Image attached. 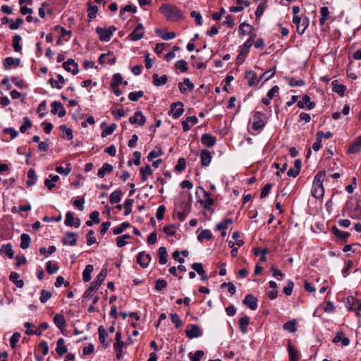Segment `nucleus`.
<instances>
[{
  "label": "nucleus",
  "mask_w": 361,
  "mask_h": 361,
  "mask_svg": "<svg viewBox=\"0 0 361 361\" xmlns=\"http://www.w3.org/2000/svg\"><path fill=\"white\" fill-rule=\"evenodd\" d=\"M94 267L92 264H87L82 272V279L85 282H88L91 280V274L93 271Z\"/></svg>",
  "instance_id": "f704fd0d"
},
{
  "label": "nucleus",
  "mask_w": 361,
  "mask_h": 361,
  "mask_svg": "<svg viewBox=\"0 0 361 361\" xmlns=\"http://www.w3.org/2000/svg\"><path fill=\"white\" fill-rule=\"evenodd\" d=\"M198 191H202L204 194V197L207 199L204 201L200 200V204L203 206L204 209L209 210L211 209V207L214 204V199L211 197L210 193L207 192L202 187H197L196 193H198Z\"/></svg>",
  "instance_id": "20e7f679"
},
{
  "label": "nucleus",
  "mask_w": 361,
  "mask_h": 361,
  "mask_svg": "<svg viewBox=\"0 0 361 361\" xmlns=\"http://www.w3.org/2000/svg\"><path fill=\"white\" fill-rule=\"evenodd\" d=\"M134 203V200L133 199H127L123 204V207L125 209V215H129L132 212V205Z\"/></svg>",
  "instance_id": "8fccbe9b"
},
{
  "label": "nucleus",
  "mask_w": 361,
  "mask_h": 361,
  "mask_svg": "<svg viewBox=\"0 0 361 361\" xmlns=\"http://www.w3.org/2000/svg\"><path fill=\"white\" fill-rule=\"evenodd\" d=\"M212 160L211 153L207 150L204 149L201 152V164L202 166H208Z\"/></svg>",
  "instance_id": "393cba45"
},
{
  "label": "nucleus",
  "mask_w": 361,
  "mask_h": 361,
  "mask_svg": "<svg viewBox=\"0 0 361 361\" xmlns=\"http://www.w3.org/2000/svg\"><path fill=\"white\" fill-rule=\"evenodd\" d=\"M331 232L336 237L344 242H345L350 236L349 233L341 231L336 226L331 228Z\"/></svg>",
  "instance_id": "412c9836"
},
{
  "label": "nucleus",
  "mask_w": 361,
  "mask_h": 361,
  "mask_svg": "<svg viewBox=\"0 0 361 361\" xmlns=\"http://www.w3.org/2000/svg\"><path fill=\"white\" fill-rule=\"evenodd\" d=\"M63 68L68 72H71L73 75L78 73V64L73 59H69L63 63Z\"/></svg>",
  "instance_id": "a211bd4d"
},
{
  "label": "nucleus",
  "mask_w": 361,
  "mask_h": 361,
  "mask_svg": "<svg viewBox=\"0 0 361 361\" xmlns=\"http://www.w3.org/2000/svg\"><path fill=\"white\" fill-rule=\"evenodd\" d=\"M67 348L65 345V340L62 338L58 339L56 342V352L59 356L63 355L67 353Z\"/></svg>",
  "instance_id": "4be33fe9"
},
{
  "label": "nucleus",
  "mask_w": 361,
  "mask_h": 361,
  "mask_svg": "<svg viewBox=\"0 0 361 361\" xmlns=\"http://www.w3.org/2000/svg\"><path fill=\"white\" fill-rule=\"evenodd\" d=\"M167 286V283L164 279H157L155 281V288L158 291L162 290L164 288H165Z\"/></svg>",
  "instance_id": "338daca9"
},
{
  "label": "nucleus",
  "mask_w": 361,
  "mask_h": 361,
  "mask_svg": "<svg viewBox=\"0 0 361 361\" xmlns=\"http://www.w3.org/2000/svg\"><path fill=\"white\" fill-rule=\"evenodd\" d=\"M27 177L29 180L27 181L26 184L28 186L34 185L36 183L37 176L34 169H29L27 172Z\"/></svg>",
  "instance_id": "c03bdc74"
},
{
  "label": "nucleus",
  "mask_w": 361,
  "mask_h": 361,
  "mask_svg": "<svg viewBox=\"0 0 361 361\" xmlns=\"http://www.w3.org/2000/svg\"><path fill=\"white\" fill-rule=\"evenodd\" d=\"M288 352L289 355L290 361H298V351L295 348H294L291 343L289 342L288 345Z\"/></svg>",
  "instance_id": "4c0bfd02"
},
{
  "label": "nucleus",
  "mask_w": 361,
  "mask_h": 361,
  "mask_svg": "<svg viewBox=\"0 0 361 361\" xmlns=\"http://www.w3.org/2000/svg\"><path fill=\"white\" fill-rule=\"evenodd\" d=\"M122 191L116 190L114 191L109 196V201L111 204L118 203L121 201L122 197Z\"/></svg>",
  "instance_id": "72a5a7b5"
},
{
  "label": "nucleus",
  "mask_w": 361,
  "mask_h": 361,
  "mask_svg": "<svg viewBox=\"0 0 361 361\" xmlns=\"http://www.w3.org/2000/svg\"><path fill=\"white\" fill-rule=\"evenodd\" d=\"M320 14L322 17L319 19V23L320 25H324L326 22V20L329 18V8L326 6H323L320 8Z\"/></svg>",
  "instance_id": "79ce46f5"
},
{
  "label": "nucleus",
  "mask_w": 361,
  "mask_h": 361,
  "mask_svg": "<svg viewBox=\"0 0 361 361\" xmlns=\"http://www.w3.org/2000/svg\"><path fill=\"white\" fill-rule=\"evenodd\" d=\"M159 262L161 264H165L167 262L168 253L166 247H160L158 251Z\"/></svg>",
  "instance_id": "2f4dec72"
},
{
  "label": "nucleus",
  "mask_w": 361,
  "mask_h": 361,
  "mask_svg": "<svg viewBox=\"0 0 361 361\" xmlns=\"http://www.w3.org/2000/svg\"><path fill=\"white\" fill-rule=\"evenodd\" d=\"M46 269H47V271L49 274H54L56 273L57 271L59 270V267L56 264H53L51 261H49L47 263Z\"/></svg>",
  "instance_id": "603ef678"
},
{
  "label": "nucleus",
  "mask_w": 361,
  "mask_h": 361,
  "mask_svg": "<svg viewBox=\"0 0 361 361\" xmlns=\"http://www.w3.org/2000/svg\"><path fill=\"white\" fill-rule=\"evenodd\" d=\"M340 341H341L342 345L343 346H347L350 343L349 339L348 338L345 337L342 332L338 333L333 339V342L335 343H337Z\"/></svg>",
  "instance_id": "473e14b6"
},
{
  "label": "nucleus",
  "mask_w": 361,
  "mask_h": 361,
  "mask_svg": "<svg viewBox=\"0 0 361 361\" xmlns=\"http://www.w3.org/2000/svg\"><path fill=\"white\" fill-rule=\"evenodd\" d=\"M20 338V334L18 332H15L12 336L10 338V345L11 348L14 349L16 347V343L19 341Z\"/></svg>",
  "instance_id": "4d7b16f0"
},
{
  "label": "nucleus",
  "mask_w": 361,
  "mask_h": 361,
  "mask_svg": "<svg viewBox=\"0 0 361 361\" xmlns=\"http://www.w3.org/2000/svg\"><path fill=\"white\" fill-rule=\"evenodd\" d=\"M96 32L99 35V38L102 42H109L112 36V31L111 29L103 28L97 27Z\"/></svg>",
  "instance_id": "0eeeda50"
},
{
  "label": "nucleus",
  "mask_w": 361,
  "mask_h": 361,
  "mask_svg": "<svg viewBox=\"0 0 361 361\" xmlns=\"http://www.w3.org/2000/svg\"><path fill=\"white\" fill-rule=\"evenodd\" d=\"M159 11L169 21L176 22L183 18V12L173 4H161Z\"/></svg>",
  "instance_id": "f257e3e1"
},
{
  "label": "nucleus",
  "mask_w": 361,
  "mask_h": 361,
  "mask_svg": "<svg viewBox=\"0 0 361 361\" xmlns=\"http://www.w3.org/2000/svg\"><path fill=\"white\" fill-rule=\"evenodd\" d=\"M197 118L195 116L187 117L185 121H182L183 131H188L192 126L197 123Z\"/></svg>",
  "instance_id": "aec40b11"
},
{
  "label": "nucleus",
  "mask_w": 361,
  "mask_h": 361,
  "mask_svg": "<svg viewBox=\"0 0 361 361\" xmlns=\"http://www.w3.org/2000/svg\"><path fill=\"white\" fill-rule=\"evenodd\" d=\"M23 19L21 18H18L15 22L11 23L9 25V28L12 30H15L18 29L23 24Z\"/></svg>",
  "instance_id": "0e129e2a"
},
{
  "label": "nucleus",
  "mask_w": 361,
  "mask_h": 361,
  "mask_svg": "<svg viewBox=\"0 0 361 361\" xmlns=\"http://www.w3.org/2000/svg\"><path fill=\"white\" fill-rule=\"evenodd\" d=\"M107 274V269L106 268H103L100 273L98 274L97 279L92 282L90 287H92L94 290H97L102 283L104 282Z\"/></svg>",
  "instance_id": "9d476101"
},
{
  "label": "nucleus",
  "mask_w": 361,
  "mask_h": 361,
  "mask_svg": "<svg viewBox=\"0 0 361 361\" xmlns=\"http://www.w3.org/2000/svg\"><path fill=\"white\" fill-rule=\"evenodd\" d=\"M163 231L168 235H174L176 234V227L174 225L166 226L163 228Z\"/></svg>",
  "instance_id": "774afa93"
},
{
  "label": "nucleus",
  "mask_w": 361,
  "mask_h": 361,
  "mask_svg": "<svg viewBox=\"0 0 361 361\" xmlns=\"http://www.w3.org/2000/svg\"><path fill=\"white\" fill-rule=\"evenodd\" d=\"M258 300L252 294H248L243 300V303L252 310H255L257 308Z\"/></svg>",
  "instance_id": "2eb2a0df"
},
{
  "label": "nucleus",
  "mask_w": 361,
  "mask_h": 361,
  "mask_svg": "<svg viewBox=\"0 0 361 361\" xmlns=\"http://www.w3.org/2000/svg\"><path fill=\"white\" fill-rule=\"evenodd\" d=\"M361 149V136L357 138V140L351 145L349 147V152L351 154H355L359 152Z\"/></svg>",
  "instance_id": "37998d69"
},
{
  "label": "nucleus",
  "mask_w": 361,
  "mask_h": 361,
  "mask_svg": "<svg viewBox=\"0 0 361 361\" xmlns=\"http://www.w3.org/2000/svg\"><path fill=\"white\" fill-rule=\"evenodd\" d=\"M0 254L6 255L9 258H13L14 256V251L13 250L11 243L3 245L0 248Z\"/></svg>",
  "instance_id": "bb28decb"
},
{
  "label": "nucleus",
  "mask_w": 361,
  "mask_h": 361,
  "mask_svg": "<svg viewBox=\"0 0 361 361\" xmlns=\"http://www.w3.org/2000/svg\"><path fill=\"white\" fill-rule=\"evenodd\" d=\"M171 322L175 324L176 329H178L180 326H182L183 322L176 313L171 314Z\"/></svg>",
  "instance_id": "052dcab7"
},
{
  "label": "nucleus",
  "mask_w": 361,
  "mask_h": 361,
  "mask_svg": "<svg viewBox=\"0 0 361 361\" xmlns=\"http://www.w3.org/2000/svg\"><path fill=\"white\" fill-rule=\"evenodd\" d=\"M151 261V255L145 252H141L137 256V262L142 268H147Z\"/></svg>",
  "instance_id": "f8f14e48"
},
{
  "label": "nucleus",
  "mask_w": 361,
  "mask_h": 361,
  "mask_svg": "<svg viewBox=\"0 0 361 361\" xmlns=\"http://www.w3.org/2000/svg\"><path fill=\"white\" fill-rule=\"evenodd\" d=\"M184 111L183 104L181 102H178L173 103L171 105L169 115H171L172 117L175 119L178 118L181 116Z\"/></svg>",
  "instance_id": "423d86ee"
},
{
  "label": "nucleus",
  "mask_w": 361,
  "mask_h": 361,
  "mask_svg": "<svg viewBox=\"0 0 361 361\" xmlns=\"http://www.w3.org/2000/svg\"><path fill=\"white\" fill-rule=\"evenodd\" d=\"M212 238V234L209 230H203L197 236L200 242H203L204 240H210Z\"/></svg>",
  "instance_id": "49530a36"
},
{
  "label": "nucleus",
  "mask_w": 361,
  "mask_h": 361,
  "mask_svg": "<svg viewBox=\"0 0 361 361\" xmlns=\"http://www.w3.org/2000/svg\"><path fill=\"white\" fill-rule=\"evenodd\" d=\"M201 142L203 145L207 147H211L215 145L216 139L214 136L211 134L204 133L202 135Z\"/></svg>",
  "instance_id": "6ab92c4d"
},
{
  "label": "nucleus",
  "mask_w": 361,
  "mask_h": 361,
  "mask_svg": "<svg viewBox=\"0 0 361 361\" xmlns=\"http://www.w3.org/2000/svg\"><path fill=\"white\" fill-rule=\"evenodd\" d=\"M185 334L188 338L192 339L201 336L202 333L197 324H188L186 326Z\"/></svg>",
  "instance_id": "39448f33"
},
{
  "label": "nucleus",
  "mask_w": 361,
  "mask_h": 361,
  "mask_svg": "<svg viewBox=\"0 0 361 361\" xmlns=\"http://www.w3.org/2000/svg\"><path fill=\"white\" fill-rule=\"evenodd\" d=\"M51 297V293L46 290H42L39 300L42 303L47 302Z\"/></svg>",
  "instance_id": "5fc2aeb1"
},
{
  "label": "nucleus",
  "mask_w": 361,
  "mask_h": 361,
  "mask_svg": "<svg viewBox=\"0 0 361 361\" xmlns=\"http://www.w3.org/2000/svg\"><path fill=\"white\" fill-rule=\"evenodd\" d=\"M22 38L20 35H16L13 37V49L16 52H19L21 51V46L20 44V42L21 41Z\"/></svg>",
  "instance_id": "de8ad7c7"
},
{
  "label": "nucleus",
  "mask_w": 361,
  "mask_h": 361,
  "mask_svg": "<svg viewBox=\"0 0 361 361\" xmlns=\"http://www.w3.org/2000/svg\"><path fill=\"white\" fill-rule=\"evenodd\" d=\"M257 78V73L253 71L249 70L245 71V78L247 79V84L250 87L255 85Z\"/></svg>",
  "instance_id": "7c9ffc66"
},
{
  "label": "nucleus",
  "mask_w": 361,
  "mask_h": 361,
  "mask_svg": "<svg viewBox=\"0 0 361 361\" xmlns=\"http://www.w3.org/2000/svg\"><path fill=\"white\" fill-rule=\"evenodd\" d=\"M30 237L28 234L23 233L20 235V247L23 250H26L29 247L30 243Z\"/></svg>",
  "instance_id": "e433bc0d"
},
{
  "label": "nucleus",
  "mask_w": 361,
  "mask_h": 361,
  "mask_svg": "<svg viewBox=\"0 0 361 361\" xmlns=\"http://www.w3.org/2000/svg\"><path fill=\"white\" fill-rule=\"evenodd\" d=\"M20 277L17 272L12 271L10 274V280L18 287L23 288L24 286V281L22 279H18Z\"/></svg>",
  "instance_id": "c85d7f7f"
},
{
  "label": "nucleus",
  "mask_w": 361,
  "mask_h": 361,
  "mask_svg": "<svg viewBox=\"0 0 361 361\" xmlns=\"http://www.w3.org/2000/svg\"><path fill=\"white\" fill-rule=\"evenodd\" d=\"M130 226L128 222H123L120 226H116L112 229L114 235H118L122 233L126 228Z\"/></svg>",
  "instance_id": "a18cd8bd"
},
{
  "label": "nucleus",
  "mask_w": 361,
  "mask_h": 361,
  "mask_svg": "<svg viewBox=\"0 0 361 361\" xmlns=\"http://www.w3.org/2000/svg\"><path fill=\"white\" fill-rule=\"evenodd\" d=\"M64 224L67 226H74L79 228L80 226V220L78 218H75L71 212H68L66 214V219Z\"/></svg>",
  "instance_id": "1a4fd4ad"
},
{
  "label": "nucleus",
  "mask_w": 361,
  "mask_h": 361,
  "mask_svg": "<svg viewBox=\"0 0 361 361\" xmlns=\"http://www.w3.org/2000/svg\"><path fill=\"white\" fill-rule=\"evenodd\" d=\"M140 172L141 174V180L142 182H145L147 180V175L150 176L152 174V170L149 165H147L145 167L140 168Z\"/></svg>",
  "instance_id": "c9c22d12"
},
{
  "label": "nucleus",
  "mask_w": 361,
  "mask_h": 361,
  "mask_svg": "<svg viewBox=\"0 0 361 361\" xmlns=\"http://www.w3.org/2000/svg\"><path fill=\"white\" fill-rule=\"evenodd\" d=\"M288 82L289 85H290L291 87H301L305 85V82L303 80H296L294 78H288Z\"/></svg>",
  "instance_id": "864d4df0"
},
{
  "label": "nucleus",
  "mask_w": 361,
  "mask_h": 361,
  "mask_svg": "<svg viewBox=\"0 0 361 361\" xmlns=\"http://www.w3.org/2000/svg\"><path fill=\"white\" fill-rule=\"evenodd\" d=\"M232 223L233 220L231 219H226L216 225V229L217 231H226Z\"/></svg>",
  "instance_id": "ea45409f"
},
{
  "label": "nucleus",
  "mask_w": 361,
  "mask_h": 361,
  "mask_svg": "<svg viewBox=\"0 0 361 361\" xmlns=\"http://www.w3.org/2000/svg\"><path fill=\"white\" fill-rule=\"evenodd\" d=\"M19 59H13L12 57H7L4 59V66L5 69H9L12 66H18L20 64Z\"/></svg>",
  "instance_id": "c756f323"
},
{
  "label": "nucleus",
  "mask_w": 361,
  "mask_h": 361,
  "mask_svg": "<svg viewBox=\"0 0 361 361\" xmlns=\"http://www.w3.org/2000/svg\"><path fill=\"white\" fill-rule=\"evenodd\" d=\"M274 75V73L269 70L268 71L264 72L258 79L257 82L263 83L266 80L271 78Z\"/></svg>",
  "instance_id": "680f3d73"
},
{
  "label": "nucleus",
  "mask_w": 361,
  "mask_h": 361,
  "mask_svg": "<svg viewBox=\"0 0 361 361\" xmlns=\"http://www.w3.org/2000/svg\"><path fill=\"white\" fill-rule=\"evenodd\" d=\"M129 122L142 126L146 122V118L141 111H135L134 115L129 118Z\"/></svg>",
  "instance_id": "ddd939ff"
},
{
  "label": "nucleus",
  "mask_w": 361,
  "mask_h": 361,
  "mask_svg": "<svg viewBox=\"0 0 361 361\" xmlns=\"http://www.w3.org/2000/svg\"><path fill=\"white\" fill-rule=\"evenodd\" d=\"M117 125L116 123H112L109 126H107L105 129H104L102 132V137H105L108 135H111L114 130L116 129Z\"/></svg>",
  "instance_id": "09e8293b"
},
{
  "label": "nucleus",
  "mask_w": 361,
  "mask_h": 361,
  "mask_svg": "<svg viewBox=\"0 0 361 361\" xmlns=\"http://www.w3.org/2000/svg\"><path fill=\"white\" fill-rule=\"evenodd\" d=\"M250 323V319L247 316H244L239 319V328L243 333H246L247 331V326Z\"/></svg>",
  "instance_id": "58836bf2"
},
{
  "label": "nucleus",
  "mask_w": 361,
  "mask_h": 361,
  "mask_svg": "<svg viewBox=\"0 0 361 361\" xmlns=\"http://www.w3.org/2000/svg\"><path fill=\"white\" fill-rule=\"evenodd\" d=\"M204 355V352L202 350H197L192 355V353H190V357L192 361H200L202 357Z\"/></svg>",
  "instance_id": "69168bd1"
},
{
  "label": "nucleus",
  "mask_w": 361,
  "mask_h": 361,
  "mask_svg": "<svg viewBox=\"0 0 361 361\" xmlns=\"http://www.w3.org/2000/svg\"><path fill=\"white\" fill-rule=\"evenodd\" d=\"M144 95L143 91L132 92L128 94V99L133 102H137L139 98Z\"/></svg>",
  "instance_id": "6e6d98bb"
},
{
  "label": "nucleus",
  "mask_w": 361,
  "mask_h": 361,
  "mask_svg": "<svg viewBox=\"0 0 361 361\" xmlns=\"http://www.w3.org/2000/svg\"><path fill=\"white\" fill-rule=\"evenodd\" d=\"M88 5L89 6L87 10V16L90 19H93L96 17L98 11V7L97 6L92 5L91 4H88Z\"/></svg>",
  "instance_id": "3c124183"
},
{
  "label": "nucleus",
  "mask_w": 361,
  "mask_h": 361,
  "mask_svg": "<svg viewBox=\"0 0 361 361\" xmlns=\"http://www.w3.org/2000/svg\"><path fill=\"white\" fill-rule=\"evenodd\" d=\"M123 82V77L120 73H116L113 75V78L110 85L119 86Z\"/></svg>",
  "instance_id": "bf43d9fd"
},
{
  "label": "nucleus",
  "mask_w": 361,
  "mask_h": 361,
  "mask_svg": "<svg viewBox=\"0 0 361 361\" xmlns=\"http://www.w3.org/2000/svg\"><path fill=\"white\" fill-rule=\"evenodd\" d=\"M51 112L52 114H54V115L58 114V116L60 118L65 116V115L66 114V111L61 102H53L51 104Z\"/></svg>",
  "instance_id": "6e6552de"
},
{
  "label": "nucleus",
  "mask_w": 361,
  "mask_h": 361,
  "mask_svg": "<svg viewBox=\"0 0 361 361\" xmlns=\"http://www.w3.org/2000/svg\"><path fill=\"white\" fill-rule=\"evenodd\" d=\"M113 170H114V166L111 164L105 163L103 164L102 168H100L98 170L97 176L102 178L104 177L106 173H111L113 171Z\"/></svg>",
  "instance_id": "cd10ccee"
},
{
  "label": "nucleus",
  "mask_w": 361,
  "mask_h": 361,
  "mask_svg": "<svg viewBox=\"0 0 361 361\" xmlns=\"http://www.w3.org/2000/svg\"><path fill=\"white\" fill-rule=\"evenodd\" d=\"M78 235L73 232H67L62 240L63 245L75 246L77 243Z\"/></svg>",
  "instance_id": "dca6fc26"
},
{
  "label": "nucleus",
  "mask_w": 361,
  "mask_h": 361,
  "mask_svg": "<svg viewBox=\"0 0 361 361\" xmlns=\"http://www.w3.org/2000/svg\"><path fill=\"white\" fill-rule=\"evenodd\" d=\"M55 325L60 329H63L66 326V322L63 314H56L53 319Z\"/></svg>",
  "instance_id": "5701e85b"
},
{
  "label": "nucleus",
  "mask_w": 361,
  "mask_h": 361,
  "mask_svg": "<svg viewBox=\"0 0 361 361\" xmlns=\"http://www.w3.org/2000/svg\"><path fill=\"white\" fill-rule=\"evenodd\" d=\"M177 69H179L181 72L185 73L188 71V63L185 60H180L175 64Z\"/></svg>",
  "instance_id": "13d9d810"
},
{
  "label": "nucleus",
  "mask_w": 361,
  "mask_h": 361,
  "mask_svg": "<svg viewBox=\"0 0 361 361\" xmlns=\"http://www.w3.org/2000/svg\"><path fill=\"white\" fill-rule=\"evenodd\" d=\"M191 267L194 271H197V273L199 275L202 276L205 273L203 266L201 263H198V262L193 263L191 265Z\"/></svg>",
  "instance_id": "e2e57ef3"
},
{
  "label": "nucleus",
  "mask_w": 361,
  "mask_h": 361,
  "mask_svg": "<svg viewBox=\"0 0 361 361\" xmlns=\"http://www.w3.org/2000/svg\"><path fill=\"white\" fill-rule=\"evenodd\" d=\"M298 106L300 109L307 108L311 110L315 107V103L310 101V97L305 94L302 97V99L298 102Z\"/></svg>",
  "instance_id": "4468645a"
},
{
  "label": "nucleus",
  "mask_w": 361,
  "mask_h": 361,
  "mask_svg": "<svg viewBox=\"0 0 361 361\" xmlns=\"http://www.w3.org/2000/svg\"><path fill=\"white\" fill-rule=\"evenodd\" d=\"M142 24H138L133 32L128 35V38L132 41H137L142 38L144 36Z\"/></svg>",
  "instance_id": "9b49d317"
},
{
  "label": "nucleus",
  "mask_w": 361,
  "mask_h": 361,
  "mask_svg": "<svg viewBox=\"0 0 361 361\" xmlns=\"http://www.w3.org/2000/svg\"><path fill=\"white\" fill-rule=\"evenodd\" d=\"M153 78V84L155 86H161L165 85L168 81V76L166 75H163L162 76H159L158 74L154 73L152 75Z\"/></svg>",
  "instance_id": "a878e982"
},
{
  "label": "nucleus",
  "mask_w": 361,
  "mask_h": 361,
  "mask_svg": "<svg viewBox=\"0 0 361 361\" xmlns=\"http://www.w3.org/2000/svg\"><path fill=\"white\" fill-rule=\"evenodd\" d=\"M297 322L295 319L287 322L283 324V329L291 333H295L297 331Z\"/></svg>",
  "instance_id": "a19ab883"
},
{
  "label": "nucleus",
  "mask_w": 361,
  "mask_h": 361,
  "mask_svg": "<svg viewBox=\"0 0 361 361\" xmlns=\"http://www.w3.org/2000/svg\"><path fill=\"white\" fill-rule=\"evenodd\" d=\"M265 115L261 111L255 112L252 116V128L253 130H259L264 128L266 125Z\"/></svg>",
  "instance_id": "f03ea898"
},
{
  "label": "nucleus",
  "mask_w": 361,
  "mask_h": 361,
  "mask_svg": "<svg viewBox=\"0 0 361 361\" xmlns=\"http://www.w3.org/2000/svg\"><path fill=\"white\" fill-rule=\"evenodd\" d=\"M312 195L317 198L319 199L324 196V189L323 187V183H317L313 181V186L312 189Z\"/></svg>",
  "instance_id": "f3484780"
},
{
  "label": "nucleus",
  "mask_w": 361,
  "mask_h": 361,
  "mask_svg": "<svg viewBox=\"0 0 361 361\" xmlns=\"http://www.w3.org/2000/svg\"><path fill=\"white\" fill-rule=\"evenodd\" d=\"M293 23L296 25L297 32L299 35H302L309 25V20L305 16L293 17Z\"/></svg>",
  "instance_id": "7ed1b4c3"
},
{
  "label": "nucleus",
  "mask_w": 361,
  "mask_h": 361,
  "mask_svg": "<svg viewBox=\"0 0 361 361\" xmlns=\"http://www.w3.org/2000/svg\"><path fill=\"white\" fill-rule=\"evenodd\" d=\"M332 90L338 93L340 96H343L346 90V87L340 84L338 80H334L331 82Z\"/></svg>",
  "instance_id": "b1692460"
}]
</instances>
